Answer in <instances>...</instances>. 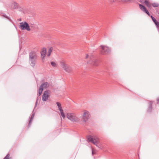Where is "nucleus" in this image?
<instances>
[{
  "mask_svg": "<svg viewBox=\"0 0 159 159\" xmlns=\"http://www.w3.org/2000/svg\"><path fill=\"white\" fill-rule=\"evenodd\" d=\"M56 104L58 107L59 110V111H61V110H62V107H61V104H60V103L58 102H56Z\"/></svg>",
  "mask_w": 159,
  "mask_h": 159,
  "instance_id": "nucleus-19",
  "label": "nucleus"
},
{
  "mask_svg": "<svg viewBox=\"0 0 159 159\" xmlns=\"http://www.w3.org/2000/svg\"><path fill=\"white\" fill-rule=\"evenodd\" d=\"M66 117L68 119L73 122H77L79 121V119L75 116L74 113H68Z\"/></svg>",
  "mask_w": 159,
  "mask_h": 159,
  "instance_id": "nucleus-3",
  "label": "nucleus"
},
{
  "mask_svg": "<svg viewBox=\"0 0 159 159\" xmlns=\"http://www.w3.org/2000/svg\"><path fill=\"white\" fill-rule=\"evenodd\" d=\"M53 50V48L52 47H51L50 48H49V49L48 52V53H47V56L48 57H49L51 55V54L52 52V51Z\"/></svg>",
  "mask_w": 159,
  "mask_h": 159,
  "instance_id": "nucleus-16",
  "label": "nucleus"
},
{
  "mask_svg": "<svg viewBox=\"0 0 159 159\" xmlns=\"http://www.w3.org/2000/svg\"><path fill=\"white\" fill-rule=\"evenodd\" d=\"M139 6L140 8L142 11L145 12L148 16H150V15L149 12L144 6L141 4H139Z\"/></svg>",
  "mask_w": 159,
  "mask_h": 159,
  "instance_id": "nucleus-11",
  "label": "nucleus"
},
{
  "mask_svg": "<svg viewBox=\"0 0 159 159\" xmlns=\"http://www.w3.org/2000/svg\"><path fill=\"white\" fill-rule=\"evenodd\" d=\"M51 64L53 67H55L57 66V64L54 62L51 61Z\"/></svg>",
  "mask_w": 159,
  "mask_h": 159,
  "instance_id": "nucleus-21",
  "label": "nucleus"
},
{
  "mask_svg": "<svg viewBox=\"0 0 159 159\" xmlns=\"http://www.w3.org/2000/svg\"><path fill=\"white\" fill-rule=\"evenodd\" d=\"M144 0H139V1L140 2L143 3V2Z\"/></svg>",
  "mask_w": 159,
  "mask_h": 159,
  "instance_id": "nucleus-27",
  "label": "nucleus"
},
{
  "mask_svg": "<svg viewBox=\"0 0 159 159\" xmlns=\"http://www.w3.org/2000/svg\"><path fill=\"white\" fill-rule=\"evenodd\" d=\"M34 115H35V113L33 112L32 113V114L30 118V120L29 121V125H28L29 126H30V124L32 123V122L33 119L34 117Z\"/></svg>",
  "mask_w": 159,
  "mask_h": 159,
  "instance_id": "nucleus-14",
  "label": "nucleus"
},
{
  "mask_svg": "<svg viewBox=\"0 0 159 159\" xmlns=\"http://www.w3.org/2000/svg\"><path fill=\"white\" fill-rule=\"evenodd\" d=\"M10 155L9 154H8L3 159H9Z\"/></svg>",
  "mask_w": 159,
  "mask_h": 159,
  "instance_id": "nucleus-23",
  "label": "nucleus"
},
{
  "mask_svg": "<svg viewBox=\"0 0 159 159\" xmlns=\"http://www.w3.org/2000/svg\"><path fill=\"white\" fill-rule=\"evenodd\" d=\"M20 28L22 30H26L27 31H30V27H33L31 25L30 26L26 22H21L20 23Z\"/></svg>",
  "mask_w": 159,
  "mask_h": 159,
  "instance_id": "nucleus-4",
  "label": "nucleus"
},
{
  "mask_svg": "<svg viewBox=\"0 0 159 159\" xmlns=\"http://www.w3.org/2000/svg\"><path fill=\"white\" fill-rule=\"evenodd\" d=\"M157 101L158 102H159V98H158L157 99Z\"/></svg>",
  "mask_w": 159,
  "mask_h": 159,
  "instance_id": "nucleus-29",
  "label": "nucleus"
},
{
  "mask_svg": "<svg viewBox=\"0 0 159 159\" xmlns=\"http://www.w3.org/2000/svg\"><path fill=\"white\" fill-rule=\"evenodd\" d=\"M91 61H89L88 63L91 64L94 66H97L98 65V60L93 58V57H90Z\"/></svg>",
  "mask_w": 159,
  "mask_h": 159,
  "instance_id": "nucleus-10",
  "label": "nucleus"
},
{
  "mask_svg": "<svg viewBox=\"0 0 159 159\" xmlns=\"http://www.w3.org/2000/svg\"><path fill=\"white\" fill-rule=\"evenodd\" d=\"M3 16L5 18H7V19L9 20H10V18L8 16H7L6 15L4 14L3 15Z\"/></svg>",
  "mask_w": 159,
  "mask_h": 159,
  "instance_id": "nucleus-24",
  "label": "nucleus"
},
{
  "mask_svg": "<svg viewBox=\"0 0 159 159\" xmlns=\"http://www.w3.org/2000/svg\"><path fill=\"white\" fill-rule=\"evenodd\" d=\"M87 139L88 141L91 142L99 148L98 145V144L99 143V139L97 136L89 135L87 137Z\"/></svg>",
  "mask_w": 159,
  "mask_h": 159,
  "instance_id": "nucleus-2",
  "label": "nucleus"
},
{
  "mask_svg": "<svg viewBox=\"0 0 159 159\" xmlns=\"http://www.w3.org/2000/svg\"><path fill=\"white\" fill-rule=\"evenodd\" d=\"M60 64L61 66L63 68L64 70L66 72H70L71 71V68L67 65L65 61L62 60L60 61Z\"/></svg>",
  "mask_w": 159,
  "mask_h": 159,
  "instance_id": "nucleus-6",
  "label": "nucleus"
},
{
  "mask_svg": "<svg viewBox=\"0 0 159 159\" xmlns=\"http://www.w3.org/2000/svg\"><path fill=\"white\" fill-rule=\"evenodd\" d=\"M37 59V55L34 52H31L29 54V61L30 65L33 67L35 66Z\"/></svg>",
  "mask_w": 159,
  "mask_h": 159,
  "instance_id": "nucleus-1",
  "label": "nucleus"
},
{
  "mask_svg": "<svg viewBox=\"0 0 159 159\" xmlns=\"http://www.w3.org/2000/svg\"><path fill=\"white\" fill-rule=\"evenodd\" d=\"M152 6L154 7H158L159 6V4L157 3H154L152 4Z\"/></svg>",
  "mask_w": 159,
  "mask_h": 159,
  "instance_id": "nucleus-22",
  "label": "nucleus"
},
{
  "mask_svg": "<svg viewBox=\"0 0 159 159\" xmlns=\"http://www.w3.org/2000/svg\"><path fill=\"white\" fill-rule=\"evenodd\" d=\"M143 2L148 7H151V4L147 0H144L143 3Z\"/></svg>",
  "mask_w": 159,
  "mask_h": 159,
  "instance_id": "nucleus-17",
  "label": "nucleus"
},
{
  "mask_svg": "<svg viewBox=\"0 0 159 159\" xmlns=\"http://www.w3.org/2000/svg\"><path fill=\"white\" fill-rule=\"evenodd\" d=\"M60 111L61 119L62 117L63 119H64L65 117V116L63 110H61Z\"/></svg>",
  "mask_w": 159,
  "mask_h": 159,
  "instance_id": "nucleus-18",
  "label": "nucleus"
},
{
  "mask_svg": "<svg viewBox=\"0 0 159 159\" xmlns=\"http://www.w3.org/2000/svg\"><path fill=\"white\" fill-rule=\"evenodd\" d=\"M37 101L36 102V103H35V105H36V104H37ZM36 106V105L35 106Z\"/></svg>",
  "mask_w": 159,
  "mask_h": 159,
  "instance_id": "nucleus-30",
  "label": "nucleus"
},
{
  "mask_svg": "<svg viewBox=\"0 0 159 159\" xmlns=\"http://www.w3.org/2000/svg\"><path fill=\"white\" fill-rule=\"evenodd\" d=\"M116 0H109V2L110 3H112L113 2H114L115 1H116Z\"/></svg>",
  "mask_w": 159,
  "mask_h": 159,
  "instance_id": "nucleus-25",
  "label": "nucleus"
},
{
  "mask_svg": "<svg viewBox=\"0 0 159 159\" xmlns=\"http://www.w3.org/2000/svg\"><path fill=\"white\" fill-rule=\"evenodd\" d=\"M95 154V152H94L93 150V149H92V154L93 155V154Z\"/></svg>",
  "mask_w": 159,
  "mask_h": 159,
  "instance_id": "nucleus-26",
  "label": "nucleus"
},
{
  "mask_svg": "<svg viewBox=\"0 0 159 159\" xmlns=\"http://www.w3.org/2000/svg\"><path fill=\"white\" fill-rule=\"evenodd\" d=\"M49 86V84L47 82H44L41 84L39 87L38 91V96H40L42 93V92L44 89L48 88Z\"/></svg>",
  "mask_w": 159,
  "mask_h": 159,
  "instance_id": "nucleus-5",
  "label": "nucleus"
},
{
  "mask_svg": "<svg viewBox=\"0 0 159 159\" xmlns=\"http://www.w3.org/2000/svg\"><path fill=\"white\" fill-rule=\"evenodd\" d=\"M102 49L101 51V53L102 54L107 55L111 51L110 48L107 47L103 45L100 46Z\"/></svg>",
  "mask_w": 159,
  "mask_h": 159,
  "instance_id": "nucleus-7",
  "label": "nucleus"
},
{
  "mask_svg": "<svg viewBox=\"0 0 159 159\" xmlns=\"http://www.w3.org/2000/svg\"><path fill=\"white\" fill-rule=\"evenodd\" d=\"M19 5L16 2H13L11 5L12 7L14 9H16L19 7Z\"/></svg>",
  "mask_w": 159,
  "mask_h": 159,
  "instance_id": "nucleus-13",
  "label": "nucleus"
},
{
  "mask_svg": "<svg viewBox=\"0 0 159 159\" xmlns=\"http://www.w3.org/2000/svg\"><path fill=\"white\" fill-rule=\"evenodd\" d=\"M90 114L88 111H85L83 115L82 118L84 122H85L89 118Z\"/></svg>",
  "mask_w": 159,
  "mask_h": 159,
  "instance_id": "nucleus-8",
  "label": "nucleus"
},
{
  "mask_svg": "<svg viewBox=\"0 0 159 159\" xmlns=\"http://www.w3.org/2000/svg\"><path fill=\"white\" fill-rule=\"evenodd\" d=\"M150 16H151V19H152V20L154 22V23H155V24H156L157 22H158L157 21V20L155 19V18L152 16L151 15Z\"/></svg>",
  "mask_w": 159,
  "mask_h": 159,
  "instance_id": "nucleus-20",
  "label": "nucleus"
},
{
  "mask_svg": "<svg viewBox=\"0 0 159 159\" xmlns=\"http://www.w3.org/2000/svg\"><path fill=\"white\" fill-rule=\"evenodd\" d=\"M41 57L43 59L45 57L46 53V49L45 48H43L41 52Z\"/></svg>",
  "mask_w": 159,
  "mask_h": 159,
  "instance_id": "nucleus-12",
  "label": "nucleus"
},
{
  "mask_svg": "<svg viewBox=\"0 0 159 159\" xmlns=\"http://www.w3.org/2000/svg\"><path fill=\"white\" fill-rule=\"evenodd\" d=\"M49 91H45L43 94L42 96V100L44 101H46L48 99L49 96Z\"/></svg>",
  "mask_w": 159,
  "mask_h": 159,
  "instance_id": "nucleus-9",
  "label": "nucleus"
},
{
  "mask_svg": "<svg viewBox=\"0 0 159 159\" xmlns=\"http://www.w3.org/2000/svg\"><path fill=\"white\" fill-rule=\"evenodd\" d=\"M152 102L150 101L149 102V105L148 109V112H150L152 110Z\"/></svg>",
  "mask_w": 159,
  "mask_h": 159,
  "instance_id": "nucleus-15",
  "label": "nucleus"
},
{
  "mask_svg": "<svg viewBox=\"0 0 159 159\" xmlns=\"http://www.w3.org/2000/svg\"><path fill=\"white\" fill-rule=\"evenodd\" d=\"M88 57H89V55L88 54H87L86 57V58H87Z\"/></svg>",
  "mask_w": 159,
  "mask_h": 159,
  "instance_id": "nucleus-28",
  "label": "nucleus"
}]
</instances>
